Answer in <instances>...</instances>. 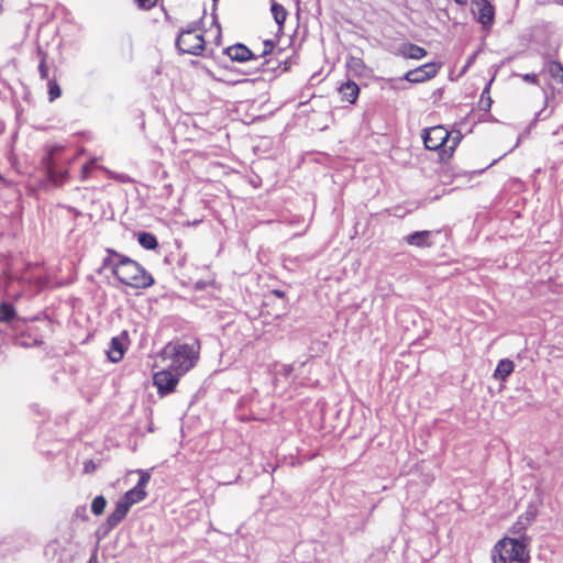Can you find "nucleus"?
<instances>
[{"label": "nucleus", "instance_id": "obj_1", "mask_svg": "<svg viewBox=\"0 0 563 563\" xmlns=\"http://www.w3.org/2000/svg\"><path fill=\"white\" fill-rule=\"evenodd\" d=\"M106 252L102 267L110 268L121 284L136 289H145L154 284L153 276L136 261L113 249H107Z\"/></svg>", "mask_w": 563, "mask_h": 563}, {"label": "nucleus", "instance_id": "obj_2", "mask_svg": "<svg viewBox=\"0 0 563 563\" xmlns=\"http://www.w3.org/2000/svg\"><path fill=\"white\" fill-rule=\"evenodd\" d=\"M422 140L427 150L438 151L440 161L446 162L452 157L453 152L461 142L462 134L460 131H456L453 135L442 125H437L423 130Z\"/></svg>", "mask_w": 563, "mask_h": 563}, {"label": "nucleus", "instance_id": "obj_3", "mask_svg": "<svg viewBox=\"0 0 563 563\" xmlns=\"http://www.w3.org/2000/svg\"><path fill=\"white\" fill-rule=\"evenodd\" d=\"M199 349L200 345L198 341L192 340L191 342L169 343L166 345L165 352L170 354V367L178 372V374H185L191 369L198 361Z\"/></svg>", "mask_w": 563, "mask_h": 563}, {"label": "nucleus", "instance_id": "obj_4", "mask_svg": "<svg viewBox=\"0 0 563 563\" xmlns=\"http://www.w3.org/2000/svg\"><path fill=\"white\" fill-rule=\"evenodd\" d=\"M63 150V146L54 145L49 148L48 153L42 157L41 165L44 170L46 179L55 187L63 186L69 179L67 168L59 167L57 153Z\"/></svg>", "mask_w": 563, "mask_h": 563}, {"label": "nucleus", "instance_id": "obj_5", "mask_svg": "<svg viewBox=\"0 0 563 563\" xmlns=\"http://www.w3.org/2000/svg\"><path fill=\"white\" fill-rule=\"evenodd\" d=\"M441 68V63H426L419 67H416L413 69H409L401 77L397 78H389V88L390 89H398L400 87V84L406 80L410 84H421L427 80L432 79L437 76Z\"/></svg>", "mask_w": 563, "mask_h": 563}, {"label": "nucleus", "instance_id": "obj_6", "mask_svg": "<svg viewBox=\"0 0 563 563\" xmlns=\"http://www.w3.org/2000/svg\"><path fill=\"white\" fill-rule=\"evenodd\" d=\"M175 46L179 54H188L194 56H201L206 48V41L203 34H194L188 32H178Z\"/></svg>", "mask_w": 563, "mask_h": 563}, {"label": "nucleus", "instance_id": "obj_7", "mask_svg": "<svg viewBox=\"0 0 563 563\" xmlns=\"http://www.w3.org/2000/svg\"><path fill=\"white\" fill-rule=\"evenodd\" d=\"M501 549L507 553L506 558L512 562L525 563L529 560L525 540L505 538L497 542L496 550Z\"/></svg>", "mask_w": 563, "mask_h": 563}, {"label": "nucleus", "instance_id": "obj_8", "mask_svg": "<svg viewBox=\"0 0 563 563\" xmlns=\"http://www.w3.org/2000/svg\"><path fill=\"white\" fill-rule=\"evenodd\" d=\"M130 507L121 499L115 503L114 510L108 516L107 520L100 526L98 532L106 537L128 515Z\"/></svg>", "mask_w": 563, "mask_h": 563}, {"label": "nucleus", "instance_id": "obj_9", "mask_svg": "<svg viewBox=\"0 0 563 563\" xmlns=\"http://www.w3.org/2000/svg\"><path fill=\"white\" fill-rule=\"evenodd\" d=\"M389 53L396 57L421 59L427 55V51L409 42L393 43L389 45Z\"/></svg>", "mask_w": 563, "mask_h": 563}, {"label": "nucleus", "instance_id": "obj_10", "mask_svg": "<svg viewBox=\"0 0 563 563\" xmlns=\"http://www.w3.org/2000/svg\"><path fill=\"white\" fill-rule=\"evenodd\" d=\"M180 375L181 374H178V372L174 374L170 371H159L155 373L153 376V383L157 387L158 394L161 396L170 394L175 389Z\"/></svg>", "mask_w": 563, "mask_h": 563}, {"label": "nucleus", "instance_id": "obj_11", "mask_svg": "<svg viewBox=\"0 0 563 563\" xmlns=\"http://www.w3.org/2000/svg\"><path fill=\"white\" fill-rule=\"evenodd\" d=\"M473 5L478 10L477 21L484 30H490L495 20V8L488 0H474Z\"/></svg>", "mask_w": 563, "mask_h": 563}, {"label": "nucleus", "instance_id": "obj_12", "mask_svg": "<svg viewBox=\"0 0 563 563\" xmlns=\"http://www.w3.org/2000/svg\"><path fill=\"white\" fill-rule=\"evenodd\" d=\"M223 53L230 57L232 62L244 63L252 59H257L258 57L253 54V52L244 44L236 43L234 45L228 46L223 49Z\"/></svg>", "mask_w": 563, "mask_h": 563}, {"label": "nucleus", "instance_id": "obj_13", "mask_svg": "<svg viewBox=\"0 0 563 563\" xmlns=\"http://www.w3.org/2000/svg\"><path fill=\"white\" fill-rule=\"evenodd\" d=\"M128 339V332L123 331L120 336H114L110 341V350L108 357L112 363H118L123 358L125 345L124 341Z\"/></svg>", "mask_w": 563, "mask_h": 563}, {"label": "nucleus", "instance_id": "obj_14", "mask_svg": "<svg viewBox=\"0 0 563 563\" xmlns=\"http://www.w3.org/2000/svg\"><path fill=\"white\" fill-rule=\"evenodd\" d=\"M538 508L533 504H529L526 511L518 518L512 526L514 533L525 532L528 526L536 520Z\"/></svg>", "mask_w": 563, "mask_h": 563}, {"label": "nucleus", "instance_id": "obj_15", "mask_svg": "<svg viewBox=\"0 0 563 563\" xmlns=\"http://www.w3.org/2000/svg\"><path fill=\"white\" fill-rule=\"evenodd\" d=\"M338 91L342 101H346L352 104L357 100L360 87L353 80L347 79L339 87Z\"/></svg>", "mask_w": 563, "mask_h": 563}, {"label": "nucleus", "instance_id": "obj_16", "mask_svg": "<svg viewBox=\"0 0 563 563\" xmlns=\"http://www.w3.org/2000/svg\"><path fill=\"white\" fill-rule=\"evenodd\" d=\"M430 235H431V232L428 230L415 231V232L406 235L405 241L410 245H415L418 247H424V246H429L431 244Z\"/></svg>", "mask_w": 563, "mask_h": 563}, {"label": "nucleus", "instance_id": "obj_17", "mask_svg": "<svg viewBox=\"0 0 563 563\" xmlns=\"http://www.w3.org/2000/svg\"><path fill=\"white\" fill-rule=\"evenodd\" d=\"M146 492L143 488H140L137 486H134L133 488L129 489L121 499L131 508L134 504H137L145 499Z\"/></svg>", "mask_w": 563, "mask_h": 563}, {"label": "nucleus", "instance_id": "obj_18", "mask_svg": "<svg viewBox=\"0 0 563 563\" xmlns=\"http://www.w3.org/2000/svg\"><path fill=\"white\" fill-rule=\"evenodd\" d=\"M515 364L508 358L500 360L494 372V377L499 380H506V378L514 372Z\"/></svg>", "mask_w": 563, "mask_h": 563}, {"label": "nucleus", "instance_id": "obj_19", "mask_svg": "<svg viewBox=\"0 0 563 563\" xmlns=\"http://www.w3.org/2000/svg\"><path fill=\"white\" fill-rule=\"evenodd\" d=\"M346 69L349 74L355 77L364 76L366 73V66L362 58L350 56L346 60Z\"/></svg>", "mask_w": 563, "mask_h": 563}, {"label": "nucleus", "instance_id": "obj_20", "mask_svg": "<svg viewBox=\"0 0 563 563\" xmlns=\"http://www.w3.org/2000/svg\"><path fill=\"white\" fill-rule=\"evenodd\" d=\"M271 12L273 14L275 22L278 25V31L284 32L285 21L288 15L287 10L282 4L273 2L271 7Z\"/></svg>", "mask_w": 563, "mask_h": 563}, {"label": "nucleus", "instance_id": "obj_21", "mask_svg": "<svg viewBox=\"0 0 563 563\" xmlns=\"http://www.w3.org/2000/svg\"><path fill=\"white\" fill-rule=\"evenodd\" d=\"M544 69L556 82H563V65L560 62L548 60L544 65Z\"/></svg>", "mask_w": 563, "mask_h": 563}, {"label": "nucleus", "instance_id": "obj_22", "mask_svg": "<svg viewBox=\"0 0 563 563\" xmlns=\"http://www.w3.org/2000/svg\"><path fill=\"white\" fill-rule=\"evenodd\" d=\"M137 242L145 250H155L158 246L156 236L151 232H137Z\"/></svg>", "mask_w": 563, "mask_h": 563}, {"label": "nucleus", "instance_id": "obj_23", "mask_svg": "<svg viewBox=\"0 0 563 563\" xmlns=\"http://www.w3.org/2000/svg\"><path fill=\"white\" fill-rule=\"evenodd\" d=\"M18 318L13 303L4 301L0 303V322L10 323Z\"/></svg>", "mask_w": 563, "mask_h": 563}, {"label": "nucleus", "instance_id": "obj_24", "mask_svg": "<svg viewBox=\"0 0 563 563\" xmlns=\"http://www.w3.org/2000/svg\"><path fill=\"white\" fill-rule=\"evenodd\" d=\"M205 16H206V9H203L202 15L198 20H195V21L188 23L187 26L184 29H180L179 32H188L189 31L190 33H194V34H203L202 26H203Z\"/></svg>", "mask_w": 563, "mask_h": 563}, {"label": "nucleus", "instance_id": "obj_25", "mask_svg": "<svg viewBox=\"0 0 563 563\" xmlns=\"http://www.w3.org/2000/svg\"><path fill=\"white\" fill-rule=\"evenodd\" d=\"M37 55L40 56L38 73L42 79L48 78V67L46 65L47 54L41 47H37Z\"/></svg>", "mask_w": 563, "mask_h": 563}, {"label": "nucleus", "instance_id": "obj_26", "mask_svg": "<svg viewBox=\"0 0 563 563\" xmlns=\"http://www.w3.org/2000/svg\"><path fill=\"white\" fill-rule=\"evenodd\" d=\"M489 87H490V84H488L484 88V90L482 91V95H481V99H479V109L485 112H488L490 110V107L493 103V100L489 96Z\"/></svg>", "mask_w": 563, "mask_h": 563}, {"label": "nucleus", "instance_id": "obj_27", "mask_svg": "<svg viewBox=\"0 0 563 563\" xmlns=\"http://www.w3.org/2000/svg\"><path fill=\"white\" fill-rule=\"evenodd\" d=\"M107 500L102 495L96 496L91 503V512L96 516L103 514Z\"/></svg>", "mask_w": 563, "mask_h": 563}, {"label": "nucleus", "instance_id": "obj_28", "mask_svg": "<svg viewBox=\"0 0 563 563\" xmlns=\"http://www.w3.org/2000/svg\"><path fill=\"white\" fill-rule=\"evenodd\" d=\"M47 87H48V100L51 102L60 97L62 89H60L58 82L56 81V79H48Z\"/></svg>", "mask_w": 563, "mask_h": 563}, {"label": "nucleus", "instance_id": "obj_29", "mask_svg": "<svg viewBox=\"0 0 563 563\" xmlns=\"http://www.w3.org/2000/svg\"><path fill=\"white\" fill-rule=\"evenodd\" d=\"M507 553L504 550L494 548L493 561L494 563H512L510 559L506 558Z\"/></svg>", "mask_w": 563, "mask_h": 563}, {"label": "nucleus", "instance_id": "obj_30", "mask_svg": "<svg viewBox=\"0 0 563 563\" xmlns=\"http://www.w3.org/2000/svg\"><path fill=\"white\" fill-rule=\"evenodd\" d=\"M137 473L140 474V478L135 486L145 489V486L148 484L151 479V474L148 471L145 470H137Z\"/></svg>", "mask_w": 563, "mask_h": 563}, {"label": "nucleus", "instance_id": "obj_31", "mask_svg": "<svg viewBox=\"0 0 563 563\" xmlns=\"http://www.w3.org/2000/svg\"><path fill=\"white\" fill-rule=\"evenodd\" d=\"M263 45H264V49H263L262 54L260 55V57H265L266 55H269L271 53H273V51L275 48V41L265 40L263 42Z\"/></svg>", "mask_w": 563, "mask_h": 563}, {"label": "nucleus", "instance_id": "obj_32", "mask_svg": "<svg viewBox=\"0 0 563 563\" xmlns=\"http://www.w3.org/2000/svg\"><path fill=\"white\" fill-rule=\"evenodd\" d=\"M92 164L93 163L91 162V163H86L82 165L81 170H80V179L81 180H86L89 178L91 168H92Z\"/></svg>", "mask_w": 563, "mask_h": 563}, {"label": "nucleus", "instance_id": "obj_33", "mask_svg": "<svg viewBox=\"0 0 563 563\" xmlns=\"http://www.w3.org/2000/svg\"><path fill=\"white\" fill-rule=\"evenodd\" d=\"M295 366H296V363L283 365V367L280 369V375L288 378L291 375V373L295 371V368H296Z\"/></svg>", "mask_w": 563, "mask_h": 563}, {"label": "nucleus", "instance_id": "obj_34", "mask_svg": "<svg viewBox=\"0 0 563 563\" xmlns=\"http://www.w3.org/2000/svg\"><path fill=\"white\" fill-rule=\"evenodd\" d=\"M96 468H97V465L92 460H87L84 462V473L85 474H90V473L95 472Z\"/></svg>", "mask_w": 563, "mask_h": 563}, {"label": "nucleus", "instance_id": "obj_35", "mask_svg": "<svg viewBox=\"0 0 563 563\" xmlns=\"http://www.w3.org/2000/svg\"><path fill=\"white\" fill-rule=\"evenodd\" d=\"M522 79L526 82H529V84H532V85H538V82H539L538 75L533 74V73H529V74L522 75Z\"/></svg>", "mask_w": 563, "mask_h": 563}, {"label": "nucleus", "instance_id": "obj_36", "mask_svg": "<svg viewBox=\"0 0 563 563\" xmlns=\"http://www.w3.org/2000/svg\"><path fill=\"white\" fill-rule=\"evenodd\" d=\"M137 5L142 9H151L154 7L155 2L152 0H135Z\"/></svg>", "mask_w": 563, "mask_h": 563}, {"label": "nucleus", "instance_id": "obj_37", "mask_svg": "<svg viewBox=\"0 0 563 563\" xmlns=\"http://www.w3.org/2000/svg\"><path fill=\"white\" fill-rule=\"evenodd\" d=\"M216 9L217 7L212 9V24L217 26L218 29V36H221V26H220V23L218 21V15L216 13Z\"/></svg>", "mask_w": 563, "mask_h": 563}, {"label": "nucleus", "instance_id": "obj_38", "mask_svg": "<svg viewBox=\"0 0 563 563\" xmlns=\"http://www.w3.org/2000/svg\"><path fill=\"white\" fill-rule=\"evenodd\" d=\"M272 292H273V295H275L278 298H284L285 297V292L283 290L274 289Z\"/></svg>", "mask_w": 563, "mask_h": 563}, {"label": "nucleus", "instance_id": "obj_39", "mask_svg": "<svg viewBox=\"0 0 563 563\" xmlns=\"http://www.w3.org/2000/svg\"><path fill=\"white\" fill-rule=\"evenodd\" d=\"M476 55H477V53H474V54L468 58V60H467V63H466V67H467V66H470V65L474 62V59L476 58Z\"/></svg>", "mask_w": 563, "mask_h": 563}, {"label": "nucleus", "instance_id": "obj_40", "mask_svg": "<svg viewBox=\"0 0 563 563\" xmlns=\"http://www.w3.org/2000/svg\"><path fill=\"white\" fill-rule=\"evenodd\" d=\"M87 563H97V555L92 554Z\"/></svg>", "mask_w": 563, "mask_h": 563}, {"label": "nucleus", "instance_id": "obj_41", "mask_svg": "<svg viewBox=\"0 0 563 563\" xmlns=\"http://www.w3.org/2000/svg\"><path fill=\"white\" fill-rule=\"evenodd\" d=\"M457 4H466L467 0H455Z\"/></svg>", "mask_w": 563, "mask_h": 563}, {"label": "nucleus", "instance_id": "obj_42", "mask_svg": "<svg viewBox=\"0 0 563 563\" xmlns=\"http://www.w3.org/2000/svg\"><path fill=\"white\" fill-rule=\"evenodd\" d=\"M484 170H485V168L479 169V170H473V172H472V175L481 174V173H483Z\"/></svg>", "mask_w": 563, "mask_h": 563}, {"label": "nucleus", "instance_id": "obj_43", "mask_svg": "<svg viewBox=\"0 0 563 563\" xmlns=\"http://www.w3.org/2000/svg\"><path fill=\"white\" fill-rule=\"evenodd\" d=\"M70 210L74 211V214H76L77 217L80 216V212L78 210H76L75 208H69Z\"/></svg>", "mask_w": 563, "mask_h": 563}, {"label": "nucleus", "instance_id": "obj_44", "mask_svg": "<svg viewBox=\"0 0 563 563\" xmlns=\"http://www.w3.org/2000/svg\"><path fill=\"white\" fill-rule=\"evenodd\" d=\"M288 68H289V64H288V62L286 60V62H284V70H287Z\"/></svg>", "mask_w": 563, "mask_h": 563}, {"label": "nucleus", "instance_id": "obj_45", "mask_svg": "<svg viewBox=\"0 0 563 563\" xmlns=\"http://www.w3.org/2000/svg\"><path fill=\"white\" fill-rule=\"evenodd\" d=\"M266 64H267V60H266V62H264V63L261 65V68H260V69L264 70V67H265V65H266Z\"/></svg>", "mask_w": 563, "mask_h": 563}, {"label": "nucleus", "instance_id": "obj_46", "mask_svg": "<svg viewBox=\"0 0 563 563\" xmlns=\"http://www.w3.org/2000/svg\"><path fill=\"white\" fill-rule=\"evenodd\" d=\"M559 4L563 5V0H558L556 1Z\"/></svg>", "mask_w": 563, "mask_h": 563}, {"label": "nucleus", "instance_id": "obj_47", "mask_svg": "<svg viewBox=\"0 0 563 563\" xmlns=\"http://www.w3.org/2000/svg\"><path fill=\"white\" fill-rule=\"evenodd\" d=\"M305 364H306V362H300V363H299V366L301 367V366H303Z\"/></svg>", "mask_w": 563, "mask_h": 563}, {"label": "nucleus", "instance_id": "obj_48", "mask_svg": "<svg viewBox=\"0 0 563 563\" xmlns=\"http://www.w3.org/2000/svg\"><path fill=\"white\" fill-rule=\"evenodd\" d=\"M212 1H213V4L216 5L218 0H212Z\"/></svg>", "mask_w": 563, "mask_h": 563}]
</instances>
